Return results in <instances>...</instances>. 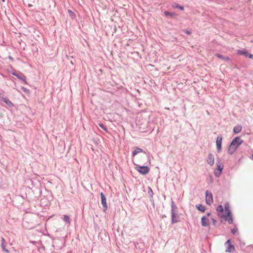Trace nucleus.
I'll use <instances>...</instances> for the list:
<instances>
[{
  "label": "nucleus",
  "instance_id": "423d86ee",
  "mask_svg": "<svg viewBox=\"0 0 253 253\" xmlns=\"http://www.w3.org/2000/svg\"><path fill=\"white\" fill-rule=\"evenodd\" d=\"M206 202L208 205H211L213 202V197L211 193L207 191L206 192Z\"/></svg>",
  "mask_w": 253,
  "mask_h": 253
},
{
  "label": "nucleus",
  "instance_id": "2f4dec72",
  "mask_svg": "<svg viewBox=\"0 0 253 253\" xmlns=\"http://www.w3.org/2000/svg\"><path fill=\"white\" fill-rule=\"evenodd\" d=\"M250 58H251V59H253V54H250L249 55V56H248Z\"/></svg>",
  "mask_w": 253,
  "mask_h": 253
},
{
  "label": "nucleus",
  "instance_id": "ddd939ff",
  "mask_svg": "<svg viewBox=\"0 0 253 253\" xmlns=\"http://www.w3.org/2000/svg\"><path fill=\"white\" fill-rule=\"evenodd\" d=\"M207 161L208 164H209L210 166H212L214 163V159L213 156L212 154H210L208 156Z\"/></svg>",
  "mask_w": 253,
  "mask_h": 253
},
{
  "label": "nucleus",
  "instance_id": "bb28decb",
  "mask_svg": "<svg viewBox=\"0 0 253 253\" xmlns=\"http://www.w3.org/2000/svg\"><path fill=\"white\" fill-rule=\"evenodd\" d=\"M148 189H149L148 192L150 194V195H151V194H153V191L150 187L148 188Z\"/></svg>",
  "mask_w": 253,
  "mask_h": 253
},
{
  "label": "nucleus",
  "instance_id": "5701e85b",
  "mask_svg": "<svg viewBox=\"0 0 253 253\" xmlns=\"http://www.w3.org/2000/svg\"><path fill=\"white\" fill-rule=\"evenodd\" d=\"M165 14L166 15H169L170 16H175L176 15L174 13H169L168 12H165Z\"/></svg>",
  "mask_w": 253,
  "mask_h": 253
},
{
  "label": "nucleus",
  "instance_id": "dca6fc26",
  "mask_svg": "<svg viewBox=\"0 0 253 253\" xmlns=\"http://www.w3.org/2000/svg\"><path fill=\"white\" fill-rule=\"evenodd\" d=\"M143 151V150L139 148H138L137 147L132 152V156H134L135 155H136L137 154L139 153H140V152H142Z\"/></svg>",
  "mask_w": 253,
  "mask_h": 253
},
{
  "label": "nucleus",
  "instance_id": "6e6552de",
  "mask_svg": "<svg viewBox=\"0 0 253 253\" xmlns=\"http://www.w3.org/2000/svg\"><path fill=\"white\" fill-rule=\"evenodd\" d=\"M101 199V204L103 206V211L105 212L107 209V205L106 202V198L105 195L103 193H101L100 194Z\"/></svg>",
  "mask_w": 253,
  "mask_h": 253
},
{
  "label": "nucleus",
  "instance_id": "6ab92c4d",
  "mask_svg": "<svg viewBox=\"0 0 253 253\" xmlns=\"http://www.w3.org/2000/svg\"><path fill=\"white\" fill-rule=\"evenodd\" d=\"M63 220L66 222L68 224H70V218H69V217L67 215H65L63 217Z\"/></svg>",
  "mask_w": 253,
  "mask_h": 253
},
{
  "label": "nucleus",
  "instance_id": "c9c22d12",
  "mask_svg": "<svg viewBox=\"0 0 253 253\" xmlns=\"http://www.w3.org/2000/svg\"><path fill=\"white\" fill-rule=\"evenodd\" d=\"M2 2H5V0H1Z\"/></svg>",
  "mask_w": 253,
  "mask_h": 253
},
{
  "label": "nucleus",
  "instance_id": "c85d7f7f",
  "mask_svg": "<svg viewBox=\"0 0 253 253\" xmlns=\"http://www.w3.org/2000/svg\"><path fill=\"white\" fill-rule=\"evenodd\" d=\"M236 231H237V229H232L231 230V232L233 233V234H235L236 232Z\"/></svg>",
  "mask_w": 253,
  "mask_h": 253
},
{
  "label": "nucleus",
  "instance_id": "412c9836",
  "mask_svg": "<svg viewBox=\"0 0 253 253\" xmlns=\"http://www.w3.org/2000/svg\"><path fill=\"white\" fill-rule=\"evenodd\" d=\"M1 247L2 248V250L4 252H6V253H9V250L6 249L4 244H1Z\"/></svg>",
  "mask_w": 253,
  "mask_h": 253
},
{
  "label": "nucleus",
  "instance_id": "f704fd0d",
  "mask_svg": "<svg viewBox=\"0 0 253 253\" xmlns=\"http://www.w3.org/2000/svg\"><path fill=\"white\" fill-rule=\"evenodd\" d=\"M144 157H147V155L145 153L144 154Z\"/></svg>",
  "mask_w": 253,
  "mask_h": 253
},
{
  "label": "nucleus",
  "instance_id": "f257e3e1",
  "mask_svg": "<svg viewBox=\"0 0 253 253\" xmlns=\"http://www.w3.org/2000/svg\"><path fill=\"white\" fill-rule=\"evenodd\" d=\"M218 215L224 218L226 221H228L229 224L233 223V218L231 212L229 209V204L226 203L224 206V209L223 208L222 206L219 205L217 209Z\"/></svg>",
  "mask_w": 253,
  "mask_h": 253
},
{
  "label": "nucleus",
  "instance_id": "aec40b11",
  "mask_svg": "<svg viewBox=\"0 0 253 253\" xmlns=\"http://www.w3.org/2000/svg\"><path fill=\"white\" fill-rule=\"evenodd\" d=\"M68 13L70 15V16L72 17V18H75L76 17V15L74 12H73L71 10H68Z\"/></svg>",
  "mask_w": 253,
  "mask_h": 253
},
{
  "label": "nucleus",
  "instance_id": "f3484780",
  "mask_svg": "<svg viewBox=\"0 0 253 253\" xmlns=\"http://www.w3.org/2000/svg\"><path fill=\"white\" fill-rule=\"evenodd\" d=\"M196 207V208L200 211H201L202 212H204L205 211V207L202 205H197Z\"/></svg>",
  "mask_w": 253,
  "mask_h": 253
},
{
  "label": "nucleus",
  "instance_id": "7ed1b4c3",
  "mask_svg": "<svg viewBox=\"0 0 253 253\" xmlns=\"http://www.w3.org/2000/svg\"><path fill=\"white\" fill-rule=\"evenodd\" d=\"M243 140L240 137H236L232 141L228 148V153L232 154L237 148L242 143Z\"/></svg>",
  "mask_w": 253,
  "mask_h": 253
},
{
  "label": "nucleus",
  "instance_id": "a878e982",
  "mask_svg": "<svg viewBox=\"0 0 253 253\" xmlns=\"http://www.w3.org/2000/svg\"><path fill=\"white\" fill-rule=\"evenodd\" d=\"M176 7L179 8V9L183 10L184 9V7L180 5H177L176 6Z\"/></svg>",
  "mask_w": 253,
  "mask_h": 253
},
{
  "label": "nucleus",
  "instance_id": "b1692460",
  "mask_svg": "<svg viewBox=\"0 0 253 253\" xmlns=\"http://www.w3.org/2000/svg\"><path fill=\"white\" fill-rule=\"evenodd\" d=\"M21 89L25 93H28L30 92L29 90L25 87H22Z\"/></svg>",
  "mask_w": 253,
  "mask_h": 253
},
{
  "label": "nucleus",
  "instance_id": "39448f33",
  "mask_svg": "<svg viewBox=\"0 0 253 253\" xmlns=\"http://www.w3.org/2000/svg\"><path fill=\"white\" fill-rule=\"evenodd\" d=\"M11 74L12 75L16 77L18 79L21 80L23 82L26 83V77L23 73L21 72L17 73L16 71H14L12 72Z\"/></svg>",
  "mask_w": 253,
  "mask_h": 253
},
{
  "label": "nucleus",
  "instance_id": "2eb2a0df",
  "mask_svg": "<svg viewBox=\"0 0 253 253\" xmlns=\"http://www.w3.org/2000/svg\"><path fill=\"white\" fill-rule=\"evenodd\" d=\"M216 56L217 57H218V58L221 59L225 61H229L230 60V58L229 57H227V56L224 57L222 55H221L219 54H218V53L216 54Z\"/></svg>",
  "mask_w": 253,
  "mask_h": 253
},
{
  "label": "nucleus",
  "instance_id": "7c9ffc66",
  "mask_svg": "<svg viewBox=\"0 0 253 253\" xmlns=\"http://www.w3.org/2000/svg\"><path fill=\"white\" fill-rule=\"evenodd\" d=\"M185 32L186 34L189 35H191V32H190L188 30H186Z\"/></svg>",
  "mask_w": 253,
  "mask_h": 253
},
{
  "label": "nucleus",
  "instance_id": "4468645a",
  "mask_svg": "<svg viewBox=\"0 0 253 253\" xmlns=\"http://www.w3.org/2000/svg\"><path fill=\"white\" fill-rule=\"evenodd\" d=\"M242 129V127L240 125H237L235 126L233 128V132L234 134H237L239 133Z\"/></svg>",
  "mask_w": 253,
  "mask_h": 253
},
{
  "label": "nucleus",
  "instance_id": "f8f14e48",
  "mask_svg": "<svg viewBox=\"0 0 253 253\" xmlns=\"http://www.w3.org/2000/svg\"><path fill=\"white\" fill-rule=\"evenodd\" d=\"M226 244L227 245L226 252H232L235 250V248L234 246L231 244L230 240H228L226 242Z\"/></svg>",
  "mask_w": 253,
  "mask_h": 253
},
{
  "label": "nucleus",
  "instance_id": "4be33fe9",
  "mask_svg": "<svg viewBox=\"0 0 253 253\" xmlns=\"http://www.w3.org/2000/svg\"><path fill=\"white\" fill-rule=\"evenodd\" d=\"M99 126L102 128L104 130H105L106 132H107V128L104 126V125L102 123H99L98 124Z\"/></svg>",
  "mask_w": 253,
  "mask_h": 253
},
{
  "label": "nucleus",
  "instance_id": "9b49d317",
  "mask_svg": "<svg viewBox=\"0 0 253 253\" xmlns=\"http://www.w3.org/2000/svg\"><path fill=\"white\" fill-rule=\"evenodd\" d=\"M222 138L221 136H218L216 140V145L218 152H220L221 149V143Z\"/></svg>",
  "mask_w": 253,
  "mask_h": 253
},
{
  "label": "nucleus",
  "instance_id": "0eeeda50",
  "mask_svg": "<svg viewBox=\"0 0 253 253\" xmlns=\"http://www.w3.org/2000/svg\"><path fill=\"white\" fill-rule=\"evenodd\" d=\"M211 215L210 213H208L207 216H203L201 218V223L203 226H208L209 225V220L208 217Z\"/></svg>",
  "mask_w": 253,
  "mask_h": 253
},
{
  "label": "nucleus",
  "instance_id": "f03ea898",
  "mask_svg": "<svg viewBox=\"0 0 253 253\" xmlns=\"http://www.w3.org/2000/svg\"><path fill=\"white\" fill-rule=\"evenodd\" d=\"M37 216L34 215H27L25 216L23 221V225L26 228L32 229L39 224L37 220Z\"/></svg>",
  "mask_w": 253,
  "mask_h": 253
},
{
  "label": "nucleus",
  "instance_id": "473e14b6",
  "mask_svg": "<svg viewBox=\"0 0 253 253\" xmlns=\"http://www.w3.org/2000/svg\"><path fill=\"white\" fill-rule=\"evenodd\" d=\"M8 58H9L10 60H11V61H13V60H14L12 56H8Z\"/></svg>",
  "mask_w": 253,
  "mask_h": 253
},
{
  "label": "nucleus",
  "instance_id": "393cba45",
  "mask_svg": "<svg viewBox=\"0 0 253 253\" xmlns=\"http://www.w3.org/2000/svg\"><path fill=\"white\" fill-rule=\"evenodd\" d=\"M172 221L173 223H175L177 222V220H176V217L174 216L173 214H172Z\"/></svg>",
  "mask_w": 253,
  "mask_h": 253
},
{
  "label": "nucleus",
  "instance_id": "c756f323",
  "mask_svg": "<svg viewBox=\"0 0 253 253\" xmlns=\"http://www.w3.org/2000/svg\"><path fill=\"white\" fill-rule=\"evenodd\" d=\"M5 240L3 238H1V244H4L5 243Z\"/></svg>",
  "mask_w": 253,
  "mask_h": 253
},
{
  "label": "nucleus",
  "instance_id": "1a4fd4ad",
  "mask_svg": "<svg viewBox=\"0 0 253 253\" xmlns=\"http://www.w3.org/2000/svg\"><path fill=\"white\" fill-rule=\"evenodd\" d=\"M223 165L221 163L217 164V169L214 170V174L216 176H219L223 169Z\"/></svg>",
  "mask_w": 253,
  "mask_h": 253
},
{
  "label": "nucleus",
  "instance_id": "72a5a7b5",
  "mask_svg": "<svg viewBox=\"0 0 253 253\" xmlns=\"http://www.w3.org/2000/svg\"><path fill=\"white\" fill-rule=\"evenodd\" d=\"M28 6H29V7H32V6H33V5H32V4H28Z\"/></svg>",
  "mask_w": 253,
  "mask_h": 253
},
{
  "label": "nucleus",
  "instance_id": "20e7f679",
  "mask_svg": "<svg viewBox=\"0 0 253 253\" xmlns=\"http://www.w3.org/2000/svg\"><path fill=\"white\" fill-rule=\"evenodd\" d=\"M0 104L8 109H9L14 106L11 101H10L7 97H0Z\"/></svg>",
  "mask_w": 253,
  "mask_h": 253
},
{
  "label": "nucleus",
  "instance_id": "9d476101",
  "mask_svg": "<svg viewBox=\"0 0 253 253\" xmlns=\"http://www.w3.org/2000/svg\"><path fill=\"white\" fill-rule=\"evenodd\" d=\"M137 170L141 174H145L149 172V168L147 166L137 167Z\"/></svg>",
  "mask_w": 253,
  "mask_h": 253
},
{
  "label": "nucleus",
  "instance_id": "a211bd4d",
  "mask_svg": "<svg viewBox=\"0 0 253 253\" xmlns=\"http://www.w3.org/2000/svg\"><path fill=\"white\" fill-rule=\"evenodd\" d=\"M238 53L240 55H243L246 57H248L249 54L245 50H239Z\"/></svg>",
  "mask_w": 253,
  "mask_h": 253
},
{
  "label": "nucleus",
  "instance_id": "cd10ccee",
  "mask_svg": "<svg viewBox=\"0 0 253 253\" xmlns=\"http://www.w3.org/2000/svg\"><path fill=\"white\" fill-rule=\"evenodd\" d=\"M211 220L212 221L213 224L215 225V223H216V220L214 218H212V217H211Z\"/></svg>",
  "mask_w": 253,
  "mask_h": 253
}]
</instances>
